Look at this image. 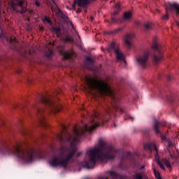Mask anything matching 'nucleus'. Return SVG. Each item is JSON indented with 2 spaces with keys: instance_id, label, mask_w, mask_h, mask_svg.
Wrapping results in <instances>:
<instances>
[{
  "instance_id": "obj_1",
  "label": "nucleus",
  "mask_w": 179,
  "mask_h": 179,
  "mask_svg": "<svg viewBox=\"0 0 179 179\" xmlns=\"http://www.w3.org/2000/svg\"><path fill=\"white\" fill-rule=\"evenodd\" d=\"M85 80L87 85L90 90H96L101 94V96H109L112 99L113 104V108L107 106L103 108V112L94 110L93 114L90 117V122L87 124H84L83 128L80 129H75L73 131V136L71 135L66 131V126L62 124L61 128L62 132L57 135V138L60 142H71V143H79L80 140L85 136L86 132L94 131L97 127L100 125H104L107 124V122L110 120L111 117H115V111L124 114L127 113V110L120 107V98L117 95L114 94L111 87L108 86V84L101 80V78H97L94 76H86Z\"/></svg>"
},
{
  "instance_id": "obj_2",
  "label": "nucleus",
  "mask_w": 179,
  "mask_h": 179,
  "mask_svg": "<svg viewBox=\"0 0 179 179\" xmlns=\"http://www.w3.org/2000/svg\"><path fill=\"white\" fill-rule=\"evenodd\" d=\"M0 153L8 156H16L25 163H31L37 155L36 150L29 148V142L0 141Z\"/></svg>"
},
{
  "instance_id": "obj_3",
  "label": "nucleus",
  "mask_w": 179,
  "mask_h": 179,
  "mask_svg": "<svg viewBox=\"0 0 179 179\" xmlns=\"http://www.w3.org/2000/svg\"><path fill=\"white\" fill-rule=\"evenodd\" d=\"M120 154V150L113 145H108L103 141H99V146L87 150L89 160H85L83 166L85 169H94L98 160H114L117 155Z\"/></svg>"
},
{
  "instance_id": "obj_4",
  "label": "nucleus",
  "mask_w": 179,
  "mask_h": 179,
  "mask_svg": "<svg viewBox=\"0 0 179 179\" xmlns=\"http://www.w3.org/2000/svg\"><path fill=\"white\" fill-rule=\"evenodd\" d=\"M78 152V148L76 146L71 147L68 148L65 146H62L57 150V155L52 156L49 161L50 167H62L66 169L69 161L75 156Z\"/></svg>"
},
{
  "instance_id": "obj_5",
  "label": "nucleus",
  "mask_w": 179,
  "mask_h": 179,
  "mask_svg": "<svg viewBox=\"0 0 179 179\" xmlns=\"http://www.w3.org/2000/svg\"><path fill=\"white\" fill-rule=\"evenodd\" d=\"M38 102L44 104L48 107V112L59 113L62 110V106L55 103L52 100H51V96L49 94H38Z\"/></svg>"
},
{
  "instance_id": "obj_6",
  "label": "nucleus",
  "mask_w": 179,
  "mask_h": 179,
  "mask_svg": "<svg viewBox=\"0 0 179 179\" xmlns=\"http://www.w3.org/2000/svg\"><path fill=\"white\" fill-rule=\"evenodd\" d=\"M144 149H148V150H155V162L162 169V170H166V168H164V165H163V163L162 161H160V155H159V150L157 149V147L156 146V144L155 143H149L144 145Z\"/></svg>"
},
{
  "instance_id": "obj_7",
  "label": "nucleus",
  "mask_w": 179,
  "mask_h": 179,
  "mask_svg": "<svg viewBox=\"0 0 179 179\" xmlns=\"http://www.w3.org/2000/svg\"><path fill=\"white\" fill-rule=\"evenodd\" d=\"M153 52L150 54L152 61L155 64H159L162 59H163V55L162 54V50L159 48V43L155 42L152 46Z\"/></svg>"
},
{
  "instance_id": "obj_8",
  "label": "nucleus",
  "mask_w": 179,
  "mask_h": 179,
  "mask_svg": "<svg viewBox=\"0 0 179 179\" xmlns=\"http://www.w3.org/2000/svg\"><path fill=\"white\" fill-rule=\"evenodd\" d=\"M107 50L108 52H113V51H114L117 61H123L124 64H127L124 54L120 51V48H118V45L115 44V42H112L110 45H108Z\"/></svg>"
},
{
  "instance_id": "obj_9",
  "label": "nucleus",
  "mask_w": 179,
  "mask_h": 179,
  "mask_svg": "<svg viewBox=\"0 0 179 179\" xmlns=\"http://www.w3.org/2000/svg\"><path fill=\"white\" fill-rule=\"evenodd\" d=\"M24 1L23 0H13L11 1V8L13 10L23 15L27 12V8L23 6Z\"/></svg>"
},
{
  "instance_id": "obj_10",
  "label": "nucleus",
  "mask_w": 179,
  "mask_h": 179,
  "mask_svg": "<svg viewBox=\"0 0 179 179\" xmlns=\"http://www.w3.org/2000/svg\"><path fill=\"white\" fill-rule=\"evenodd\" d=\"M34 108L35 109L36 114H38V124L43 128H47L48 127V124H47L45 117H44V113H45V110L44 109H40V108L37 106H34Z\"/></svg>"
},
{
  "instance_id": "obj_11",
  "label": "nucleus",
  "mask_w": 179,
  "mask_h": 179,
  "mask_svg": "<svg viewBox=\"0 0 179 179\" xmlns=\"http://www.w3.org/2000/svg\"><path fill=\"white\" fill-rule=\"evenodd\" d=\"M149 52H145L143 54L136 57V61L138 66L141 68H146L148 66V61H149Z\"/></svg>"
},
{
  "instance_id": "obj_12",
  "label": "nucleus",
  "mask_w": 179,
  "mask_h": 179,
  "mask_svg": "<svg viewBox=\"0 0 179 179\" xmlns=\"http://www.w3.org/2000/svg\"><path fill=\"white\" fill-rule=\"evenodd\" d=\"M161 127H166V123H162L161 122H159L157 120H155V124L153 127V129H154L155 134H157L158 135V136H160V138L162 139V141H166V139H167V138L166 137V134H163L160 131Z\"/></svg>"
},
{
  "instance_id": "obj_13",
  "label": "nucleus",
  "mask_w": 179,
  "mask_h": 179,
  "mask_svg": "<svg viewBox=\"0 0 179 179\" xmlns=\"http://www.w3.org/2000/svg\"><path fill=\"white\" fill-rule=\"evenodd\" d=\"M115 7L116 8L117 10L111 14L110 23H122V20L121 18H117V15H118V13H120L121 10V4H120V3H117L115 5Z\"/></svg>"
},
{
  "instance_id": "obj_14",
  "label": "nucleus",
  "mask_w": 179,
  "mask_h": 179,
  "mask_svg": "<svg viewBox=\"0 0 179 179\" xmlns=\"http://www.w3.org/2000/svg\"><path fill=\"white\" fill-rule=\"evenodd\" d=\"M135 37V35L134 34H127L125 35L124 41L126 47L129 48V50L132 47V43H131V40Z\"/></svg>"
},
{
  "instance_id": "obj_15",
  "label": "nucleus",
  "mask_w": 179,
  "mask_h": 179,
  "mask_svg": "<svg viewBox=\"0 0 179 179\" xmlns=\"http://www.w3.org/2000/svg\"><path fill=\"white\" fill-rule=\"evenodd\" d=\"M59 52L61 55H63L64 59H72V57L73 56V52H69L66 50H61Z\"/></svg>"
},
{
  "instance_id": "obj_16",
  "label": "nucleus",
  "mask_w": 179,
  "mask_h": 179,
  "mask_svg": "<svg viewBox=\"0 0 179 179\" xmlns=\"http://www.w3.org/2000/svg\"><path fill=\"white\" fill-rule=\"evenodd\" d=\"M169 9L171 12H175L176 15L179 16V4L177 3H170L169 4Z\"/></svg>"
},
{
  "instance_id": "obj_17",
  "label": "nucleus",
  "mask_w": 179,
  "mask_h": 179,
  "mask_svg": "<svg viewBox=\"0 0 179 179\" xmlns=\"http://www.w3.org/2000/svg\"><path fill=\"white\" fill-rule=\"evenodd\" d=\"M9 41L12 50H17V41H16V38L13 36L10 38Z\"/></svg>"
},
{
  "instance_id": "obj_18",
  "label": "nucleus",
  "mask_w": 179,
  "mask_h": 179,
  "mask_svg": "<svg viewBox=\"0 0 179 179\" xmlns=\"http://www.w3.org/2000/svg\"><path fill=\"white\" fill-rule=\"evenodd\" d=\"M132 157V155H131V152H127V156L124 157L122 159H121V164H124V163H125V160H130L132 162V163H135V160L132 159L131 157Z\"/></svg>"
},
{
  "instance_id": "obj_19",
  "label": "nucleus",
  "mask_w": 179,
  "mask_h": 179,
  "mask_svg": "<svg viewBox=\"0 0 179 179\" xmlns=\"http://www.w3.org/2000/svg\"><path fill=\"white\" fill-rule=\"evenodd\" d=\"M78 6H83V8L87 6L90 3V0H77Z\"/></svg>"
},
{
  "instance_id": "obj_20",
  "label": "nucleus",
  "mask_w": 179,
  "mask_h": 179,
  "mask_svg": "<svg viewBox=\"0 0 179 179\" xmlns=\"http://www.w3.org/2000/svg\"><path fill=\"white\" fill-rule=\"evenodd\" d=\"M51 31H52V33H55V34H57V37H59V36H61V27L56 26V27H52L51 28Z\"/></svg>"
},
{
  "instance_id": "obj_21",
  "label": "nucleus",
  "mask_w": 179,
  "mask_h": 179,
  "mask_svg": "<svg viewBox=\"0 0 179 179\" xmlns=\"http://www.w3.org/2000/svg\"><path fill=\"white\" fill-rule=\"evenodd\" d=\"M86 62L87 65H88L89 69H93V64H94V62H93V59L90 57H86Z\"/></svg>"
},
{
  "instance_id": "obj_22",
  "label": "nucleus",
  "mask_w": 179,
  "mask_h": 179,
  "mask_svg": "<svg viewBox=\"0 0 179 179\" xmlns=\"http://www.w3.org/2000/svg\"><path fill=\"white\" fill-rule=\"evenodd\" d=\"M133 179H143V173L135 172L132 176Z\"/></svg>"
},
{
  "instance_id": "obj_23",
  "label": "nucleus",
  "mask_w": 179,
  "mask_h": 179,
  "mask_svg": "<svg viewBox=\"0 0 179 179\" xmlns=\"http://www.w3.org/2000/svg\"><path fill=\"white\" fill-rule=\"evenodd\" d=\"M132 17V13L130 11L125 12L123 14V19L124 20H129Z\"/></svg>"
},
{
  "instance_id": "obj_24",
  "label": "nucleus",
  "mask_w": 179,
  "mask_h": 179,
  "mask_svg": "<svg viewBox=\"0 0 179 179\" xmlns=\"http://www.w3.org/2000/svg\"><path fill=\"white\" fill-rule=\"evenodd\" d=\"M171 146H173V142L169 141L167 150H168V152L169 153V156H171V157L172 159H174V156L173 155V154L171 153Z\"/></svg>"
},
{
  "instance_id": "obj_25",
  "label": "nucleus",
  "mask_w": 179,
  "mask_h": 179,
  "mask_svg": "<svg viewBox=\"0 0 179 179\" xmlns=\"http://www.w3.org/2000/svg\"><path fill=\"white\" fill-rule=\"evenodd\" d=\"M162 162L163 164H164L166 167H167V169H171V164H170V162L167 160V159L164 158L162 159Z\"/></svg>"
},
{
  "instance_id": "obj_26",
  "label": "nucleus",
  "mask_w": 179,
  "mask_h": 179,
  "mask_svg": "<svg viewBox=\"0 0 179 179\" xmlns=\"http://www.w3.org/2000/svg\"><path fill=\"white\" fill-rule=\"evenodd\" d=\"M108 176H110V177H113V178H117L118 177V175L117 174V173L113 171H108Z\"/></svg>"
},
{
  "instance_id": "obj_27",
  "label": "nucleus",
  "mask_w": 179,
  "mask_h": 179,
  "mask_svg": "<svg viewBox=\"0 0 179 179\" xmlns=\"http://www.w3.org/2000/svg\"><path fill=\"white\" fill-rule=\"evenodd\" d=\"M144 29L145 30H150L152 29V23L148 22L144 24Z\"/></svg>"
},
{
  "instance_id": "obj_28",
  "label": "nucleus",
  "mask_w": 179,
  "mask_h": 179,
  "mask_svg": "<svg viewBox=\"0 0 179 179\" xmlns=\"http://www.w3.org/2000/svg\"><path fill=\"white\" fill-rule=\"evenodd\" d=\"M45 55L47 57V58H51V55H52V51H51V50H48L45 52Z\"/></svg>"
},
{
  "instance_id": "obj_29",
  "label": "nucleus",
  "mask_w": 179,
  "mask_h": 179,
  "mask_svg": "<svg viewBox=\"0 0 179 179\" xmlns=\"http://www.w3.org/2000/svg\"><path fill=\"white\" fill-rule=\"evenodd\" d=\"M44 21L48 22L49 24H52V21H51V20H50V18L47 16L44 17Z\"/></svg>"
},
{
  "instance_id": "obj_30",
  "label": "nucleus",
  "mask_w": 179,
  "mask_h": 179,
  "mask_svg": "<svg viewBox=\"0 0 179 179\" xmlns=\"http://www.w3.org/2000/svg\"><path fill=\"white\" fill-rule=\"evenodd\" d=\"M66 41H68L69 43H73V38L71 36H67L65 38Z\"/></svg>"
},
{
  "instance_id": "obj_31",
  "label": "nucleus",
  "mask_w": 179,
  "mask_h": 179,
  "mask_svg": "<svg viewBox=\"0 0 179 179\" xmlns=\"http://www.w3.org/2000/svg\"><path fill=\"white\" fill-rule=\"evenodd\" d=\"M162 20H169V14L166 13L162 17Z\"/></svg>"
},
{
  "instance_id": "obj_32",
  "label": "nucleus",
  "mask_w": 179,
  "mask_h": 179,
  "mask_svg": "<svg viewBox=\"0 0 179 179\" xmlns=\"http://www.w3.org/2000/svg\"><path fill=\"white\" fill-rule=\"evenodd\" d=\"M124 29H125L124 27H122V28H118L117 29H115L113 33H118V31H121V30H124Z\"/></svg>"
},
{
  "instance_id": "obj_33",
  "label": "nucleus",
  "mask_w": 179,
  "mask_h": 179,
  "mask_svg": "<svg viewBox=\"0 0 179 179\" xmlns=\"http://www.w3.org/2000/svg\"><path fill=\"white\" fill-rule=\"evenodd\" d=\"M78 5V0H74L73 3L72 4L73 9H75V6Z\"/></svg>"
},
{
  "instance_id": "obj_34",
  "label": "nucleus",
  "mask_w": 179,
  "mask_h": 179,
  "mask_svg": "<svg viewBox=\"0 0 179 179\" xmlns=\"http://www.w3.org/2000/svg\"><path fill=\"white\" fill-rule=\"evenodd\" d=\"M124 120H129L130 121H134V117L131 116H125Z\"/></svg>"
},
{
  "instance_id": "obj_35",
  "label": "nucleus",
  "mask_w": 179,
  "mask_h": 179,
  "mask_svg": "<svg viewBox=\"0 0 179 179\" xmlns=\"http://www.w3.org/2000/svg\"><path fill=\"white\" fill-rule=\"evenodd\" d=\"M143 134L144 135H145L146 136H148V135H149V129H145L143 131Z\"/></svg>"
},
{
  "instance_id": "obj_36",
  "label": "nucleus",
  "mask_w": 179,
  "mask_h": 179,
  "mask_svg": "<svg viewBox=\"0 0 179 179\" xmlns=\"http://www.w3.org/2000/svg\"><path fill=\"white\" fill-rule=\"evenodd\" d=\"M166 78H167L168 82H170V80H171V78H172L171 76L169 75L166 76Z\"/></svg>"
},
{
  "instance_id": "obj_37",
  "label": "nucleus",
  "mask_w": 179,
  "mask_h": 179,
  "mask_svg": "<svg viewBox=\"0 0 179 179\" xmlns=\"http://www.w3.org/2000/svg\"><path fill=\"white\" fill-rule=\"evenodd\" d=\"M29 130H25L22 132V135H27V134H29Z\"/></svg>"
},
{
  "instance_id": "obj_38",
  "label": "nucleus",
  "mask_w": 179,
  "mask_h": 179,
  "mask_svg": "<svg viewBox=\"0 0 179 179\" xmlns=\"http://www.w3.org/2000/svg\"><path fill=\"white\" fill-rule=\"evenodd\" d=\"M82 12V8H78L76 10V13H80Z\"/></svg>"
},
{
  "instance_id": "obj_39",
  "label": "nucleus",
  "mask_w": 179,
  "mask_h": 179,
  "mask_svg": "<svg viewBox=\"0 0 179 179\" xmlns=\"http://www.w3.org/2000/svg\"><path fill=\"white\" fill-rule=\"evenodd\" d=\"M99 179H108V178H107L106 176H99Z\"/></svg>"
},
{
  "instance_id": "obj_40",
  "label": "nucleus",
  "mask_w": 179,
  "mask_h": 179,
  "mask_svg": "<svg viewBox=\"0 0 179 179\" xmlns=\"http://www.w3.org/2000/svg\"><path fill=\"white\" fill-rule=\"evenodd\" d=\"M35 5H36V6H40V2H38V1H35Z\"/></svg>"
},
{
  "instance_id": "obj_41",
  "label": "nucleus",
  "mask_w": 179,
  "mask_h": 179,
  "mask_svg": "<svg viewBox=\"0 0 179 179\" xmlns=\"http://www.w3.org/2000/svg\"><path fill=\"white\" fill-rule=\"evenodd\" d=\"M80 155H82V152H78L76 154V157H80Z\"/></svg>"
},
{
  "instance_id": "obj_42",
  "label": "nucleus",
  "mask_w": 179,
  "mask_h": 179,
  "mask_svg": "<svg viewBox=\"0 0 179 179\" xmlns=\"http://www.w3.org/2000/svg\"><path fill=\"white\" fill-rule=\"evenodd\" d=\"M70 24H71L72 29H73V30H75V27L73 26V24L72 23V22H70Z\"/></svg>"
},
{
  "instance_id": "obj_43",
  "label": "nucleus",
  "mask_w": 179,
  "mask_h": 179,
  "mask_svg": "<svg viewBox=\"0 0 179 179\" xmlns=\"http://www.w3.org/2000/svg\"><path fill=\"white\" fill-rule=\"evenodd\" d=\"M143 169H145V165L141 166L139 168V170H143Z\"/></svg>"
},
{
  "instance_id": "obj_44",
  "label": "nucleus",
  "mask_w": 179,
  "mask_h": 179,
  "mask_svg": "<svg viewBox=\"0 0 179 179\" xmlns=\"http://www.w3.org/2000/svg\"><path fill=\"white\" fill-rule=\"evenodd\" d=\"M117 123H115V122L113 123V127H114V128H117Z\"/></svg>"
},
{
  "instance_id": "obj_45",
  "label": "nucleus",
  "mask_w": 179,
  "mask_h": 179,
  "mask_svg": "<svg viewBox=\"0 0 179 179\" xmlns=\"http://www.w3.org/2000/svg\"><path fill=\"white\" fill-rule=\"evenodd\" d=\"M13 107H14V108H17V107H20V106L17 105V104H16V105H14Z\"/></svg>"
},
{
  "instance_id": "obj_46",
  "label": "nucleus",
  "mask_w": 179,
  "mask_h": 179,
  "mask_svg": "<svg viewBox=\"0 0 179 179\" xmlns=\"http://www.w3.org/2000/svg\"><path fill=\"white\" fill-rule=\"evenodd\" d=\"M176 25L178 26V27H179V21H176Z\"/></svg>"
},
{
  "instance_id": "obj_47",
  "label": "nucleus",
  "mask_w": 179,
  "mask_h": 179,
  "mask_svg": "<svg viewBox=\"0 0 179 179\" xmlns=\"http://www.w3.org/2000/svg\"><path fill=\"white\" fill-rule=\"evenodd\" d=\"M40 30H41V31L44 30V27H41L40 28Z\"/></svg>"
},
{
  "instance_id": "obj_48",
  "label": "nucleus",
  "mask_w": 179,
  "mask_h": 179,
  "mask_svg": "<svg viewBox=\"0 0 179 179\" xmlns=\"http://www.w3.org/2000/svg\"><path fill=\"white\" fill-rule=\"evenodd\" d=\"M22 71H20V70H18L17 71V73H20Z\"/></svg>"
},
{
  "instance_id": "obj_49",
  "label": "nucleus",
  "mask_w": 179,
  "mask_h": 179,
  "mask_svg": "<svg viewBox=\"0 0 179 179\" xmlns=\"http://www.w3.org/2000/svg\"><path fill=\"white\" fill-rule=\"evenodd\" d=\"M90 20H93V17H90Z\"/></svg>"
},
{
  "instance_id": "obj_50",
  "label": "nucleus",
  "mask_w": 179,
  "mask_h": 179,
  "mask_svg": "<svg viewBox=\"0 0 179 179\" xmlns=\"http://www.w3.org/2000/svg\"><path fill=\"white\" fill-rule=\"evenodd\" d=\"M83 179H89V178H87V177H85V178H84Z\"/></svg>"
},
{
  "instance_id": "obj_51",
  "label": "nucleus",
  "mask_w": 179,
  "mask_h": 179,
  "mask_svg": "<svg viewBox=\"0 0 179 179\" xmlns=\"http://www.w3.org/2000/svg\"><path fill=\"white\" fill-rule=\"evenodd\" d=\"M20 108H23V106H20Z\"/></svg>"
},
{
  "instance_id": "obj_52",
  "label": "nucleus",
  "mask_w": 179,
  "mask_h": 179,
  "mask_svg": "<svg viewBox=\"0 0 179 179\" xmlns=\"http://www.w3.org/2000/svg\"><path fill=\"white\" fill-rule=\"evenodd\" d=\"M85 13L87 12V10H85Z\"/></svg>"
},
{
  "instance_id": "obj_53",
  "label": "nucleus",
  "mask_w": 179,
  "mask_h": 179,
  "mask_svg": "<svg viewBox=\"0 0 179 179\" xmlns=\"http://www.w3.org/2000/svg\"><path fill=\"white\" fill-rule=\"evenodd\" d=\"M0 15H1V10H0Z\"/></svg>"
}]
</instances>
